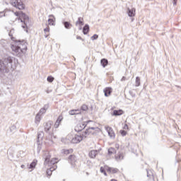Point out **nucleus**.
I'll use <instances>...</instances> for the list:
<instances>
[{
  "label": "nucleus",
  "mask_w": 181,
  "mask_h": 181,
  "mask_svg": "<svg viewBox=\"0 0 181 181\" xmlns=\"http://www.w3.org/2000/svg\"><path fill=\"white\" fill-rule=\"evenodd\" d=\"M14 33H15V30L12 29V30H10L8 35H9V36H11L12 37V36H13Z\"/></svg>",
  "instance_id": "ea45409f"
},
{
  "label": "nucleus",
  "mask_w": 181,
  "mask_h": 181,
  "mask_svg": "<svg viewBox=\"0 0 181 181\" xmlns=\"http://www.w3.org/2000/svg\"><path fill=\"white\" fill-rule=\"evenodd\" d=\"M64 25L66 29H70V26H71V24L67 21L64 22Z\"/></svg>",
  "instance_id": "c85d7f7f"
},
{
  "label": "nucleus",
  "mask_w": 181,
  "mask_h": 181,
  "mask_svg": "<svg viewBox=\"0 0 181 181\" xmlns=\"http://www.w3.org/2000/svg\"><path fill=\"white\" fill-rule=\"evenodd\" d=\"M89 30H90V27L88 26V25H86L83 27V35H87V33H88Z\"/></svg>",
  "instance_id": "4be33fe9"
},
{
  "label": "nucleus",
  "mask_w": 181,
  "mask_h": 181,
  "mask_svg": "<svg viewBox=\"0 0 181 181\" xmlns=\"http://www.w3.org/2000/svg\"><path fill=\"white\" fill-rule=\"evenodd\" d=\"M103 93H104L105 97H110L111 95V93H112V88H105L103 90Z\"/></svg>",
  "instance_id": "f8f14e48"
},
{
  "label": "nucleus",
  "mask_w": 181,
  "mask_h": 181,
  "mask_svg": "<svg viewBox=\"0 0 181 181\" xmlns=\"http://www.w3.org/2000/svg\"><path fill=\"white\" fill-rule=\"evenodd\" d=\"M37 151H40L42 149V144L38 141H37Z\"/></svg>",
  "instance_id": "4c0bfd02"
},
{
  "label": "nucleus",
  "mask_w": 181,
  "mask_h": 181,
  "mask_svg": "<svg viewBox=\"0 0 181 181\" xmlns=\"http://www.w3.org/2000/svg\"><path fill=\"white\" fill-rule=\"evenodd\" d=\"M11 49L16 56L21 57L26 53L28 45L24 41H16L11 45Z\"/></svg>",
  "instance_id": "f257e3e1"
},
{
  "label": "nucleus",
  "mask_w": 181,
  "mask_h": 181,
  "mask_svg": "<svg viewBox=\"0 0 181 181\" xmlns=\"http://www.w3.org/2000/svg\"><path fill=\"white\" fill-rule=\"evenodd\" d=\"M71 152V150L64 148L62 150V153H64V155H69Z\"/></svg>",
  "instance_id": "a878e982"
},
{
  "label": "nucleus",
  "mask_w": 181,
  "mask_h": 181,
  "mask_svg": "<svg viewBox=\"0 0 181 181\" xmlns=\"http://www.w3.org/2000/svg\"><path fill=\"white\" fill-rule=\"evenodd\" d=\"M21 169H25V165H21Z\"/></svg>",
  "instance_id": "8fccbe9b"
},
{
  "label": "nucleus",
  "mask_w": 181,
  "mask_h": 181,
  "mask_svg": "<svg viewBox=\"0 0 181 181\" xmlns=\"http://www.w3.org/2000/svg\"><path fill=\"white\" fill-rule=\"evenodd\" d=\"M63 121V116L60 115L59 116L58 119H57L54 127V128H57L58 127L60 126V122H62Z\"/></svg>",
  "instance_id": "ddd939ff"
},
{
  "label": "nucleus",
  "mask_w": 181,
  "mask_h": 181,
  "mask_svg": "<svg viewBox=\"0 0 181 181\" xmlns=\"http://www.w3.org/2000/svg\"><path fill=\"white\" fill-rule=\"evenodd\" d=\"M105 170L109 173H117V172H118V169L114 168H110L108 166H105Z\"/></svg>",
  "instance_id": "4468645a"
},
{
  "label": "nucleus",
  "mask_w": 181,
  "mask_h": 181,
  "mask_svg": "<svg viewBox=\"0 0 181 181\" xmlns=\"http://www.w3.org/2000/svg\"><path fill=\"white\" fill-rule=\"evenodd\" d=\"M47 80V81H49V83H53L54 78H53L52 76H48Z\"/></svg>",
  "instance_id": "e433bc0d"
},
{
  "label": "nucleus",
  "mask_w": 181,
  "mask_h": 181,
  "mask_svg": "<svg viewBox=\"0 0 181 181\" xmlns=\"http://www.w3.org/2000/svg\"><path fill=\"white\" fill-rule=\"evenodd\" d=\"M69 115H78L81 114V110H72L69 112Z\"/></svg>",
  "instance_id": "2eb2a0df"
},
{
  "label": "nucleus",
  "mask_w": 181,
  "mask_h": 181,
  "mask_svg": "<svg viewBox=\"0 0 181 181\" xmlns=\"http://www.w3.org/2000/svg\"><path fill=\"white\" fill-rule=\"evenodd\" d=\"M50 129H52V122H48L47 123H46V124L45 126V131L46 132H49V131H50Z\"/></svg>",
  "instance_id": "f3484780"
},
{
  "label": "nucleus",
  "mask_w": 181,
  "mask_h": 181,
  "mask_svg": "<svg viewBox=\"0 0 181 181\" xmlns=\"http://www.w3.org/2000/svg\"><path fill=\"white\" fill-rule=\"evenodd\" d=\"M13 62V57H7L3 61V64L4 66V69L6 70H12L13 69V65L12 63Z\"/></svg>",
  "instance_id": "39448f33"
},
{
  "label": "nucleus",
  "mask_w": 181,
  "mask_h": 181,
  "mask_svg": "<svg viewBox=\"0 0 181 181\" xmlns=\"http://www.w3.org/2000/svg\"><path fill=\"white\" fill-rule=\"evenodd\" d=\"M42 157H43V159H45V165H48L49 166H50V165H54V166H56V163L59 162V160L56 158H52L50 160V158H51L50 153L47 151H44Z\"/></svg>",
  "instance_id": "f03ea898"
},
{
  "label": "nucleus",
  "mask_w": 181,
  "mask_h": 181,
  "mask_svg": "<svg viewBox=\"0 0 181 181\" xmlns=\"http://www.w3.org/2000/svg\"><path fill=\"white\" fill-rule=\"evenodd\" d=\"M40 119H42V115L38 113L35 116V124H39V122H40Z\"/></svg>",
  "instance_id": "5701e85b"
},
{
  "label": "nucleus",
  "mask_w": 181,
  "mask_h": 181,
  "mask_svg": "<svg viewBox=\"0 0 181 181\" xmlns=\"http://www.w3.org/2000/svg\"><path fill=\"white\" fill-rule=\"evenodd\" d=\"M108 153H109V155H112V153H115V148H110L108 149Z\"/></svg>",
  "instance_id": "7c9ffc66"
},
{
  "label": "nucleus",
  "mask_w": 181,
  "mask_h": 181,
  "mask_svg": "<svg viewBox=\"0 0 181 181\" xmlns=\"http://www.w3.org/2000/svg\"><path fill=\"white\" fill-rule=\"evenodd\" d=\"M88 107L86 105H83L81 107V111H88Z\"/></svg>",
  "instance_id": "c756f323"
},
{
  "label": "nucleus",
  "mask_w": 181,
  "mask_h": 181,
  "mask_svg": "<svg viewBox=\"0 0 181 181\" xmlns=\"http://www.w3.org/2000/svg\"><path fill=\"white\" fill-rule=\"evenodd\" d=\"M56 169H57V165H54L53 167L50 168L47 170V175L48 176H52V172H53V170H56Z\"/></svg>",
  "instance_id": "dca6fc26"
},
{
  "label": "nucleus",
  "mask_w": 181,
  "mask_h": 181,
  "mask_svg": "<svg viewBox=\"0 0 181 181\" xmlns=\"http://www.w3.org/2000/svg\"><path fill=\"white\" fill-rule=\"evenodd\" d=\"M26 32H28V30H25Z\"/></svg>",
  "instance_id": "864d4df0"
},
{
  "label": "nucleus",
  "mask_w": 181,
  "mask_h": 181,
  "mask_svg": "<svg viewBox=\"0 0 181 181\" xmlns=\"http://www.w3.org/2000/svg\"><path fill=\"white\" fill-rule=\"evenodd\" d=\"M124 129H128V124H124Z\"/></svg>",
  "instance_id": "c03bdc74"
},
{
  "label": "nucleus",
  "mask_w": 181,
  "mask_h": 181,
  "mask_svg": "<svg viewBox=\"0 0 181 181\" xmlns=\"http://www.w3.org/2000/svg\"><path fill=\"white\" fill-rule=\"evenodd\" d=\"M76 39L80 40H83V38H81V37H80V36H78V37H76Z\"/></svg>",
  "instance_id": "de8ad7c7"
},
{
  "label": "nucleus",
  "mask_w": 181,
  "mask_h": 181,
  "mask_svg": "<svg viewBox=\"0 0 181 181\" xmlns=\"http://www.w3.org/2000/svg\"><path fill=\"white\" fill-rule=\"evenodd\" d=\"M97 132H100V128L98 127H89L85 131V136H87V135H94V134H97Z\"/></svg>",
  "instance_id": "423d86ee"
},
{
  "label": "nucleus",
  "mask_w": 181,
  "mask_h": 181,
  "mask_svg": "<svg viewBox=\"0 0 181 181\" xmlns=\"http://www.w3.org/2000/svg\"><path fill=\"white\" fill-rule=\"evenodd\" d=\"M38 114H40V115H43V114H46V110H44L43 107H42V108L40 110Z\"/></svg>",
  "instance_id": "f704fd0d"
},
{
  "label": "nucleus",
  "mask_w": 181,
  "mask_h": 181,
  "mask_svg": "<svg viewBox=\"0 0 181 181\" xmlns=\"http://www.w3.org/2000/svg\"><path fill=\"white\" fill-rule=\"evenodd\" d=\"M48 24L53 26V25H54V20H53L52 18H49L48 19Z\"/></svg>",
  "instance_id": "72a5a7b5"
},
{
  "label": "nucleus",
  "mask_w": 181,
  "mask_h": 181,
  "mask_svg": "<svg viewBox=\"0 0 181 181\" xmlns=\"http://www.w3.org/2000/svg\"><path fill=\"white\" fill-rule=\"evenodd\" d=\"M42 138H43V133L38 134L37 139H42Z\"/></svg>",
  "instance_id": "79ce46f5"
},
{
  "label": "nucleus",
  "mask_w": 181,
  "mask_h": 181,
  "mask_svg": "<svg viewBox=\"0 0 181 181\" xmlns=\"http://www.w3.org/2000/svg\"><path fill=\"white\" fill-rule=\"evenodd\" d=\"M176 1H177V0H173V5L174 6L176 5Z\"/></svg>",
  "instance_id": "3c124183"
},
{
  "label": "nucleus",
  "mask_w": 181,
  "mask_h": 181,
  "mask_svg": "<svg viewBox=\"0 0 181 181\" xmlns=\"http://www.w3.org/2000/svg\"><path fill=\"white\" fill-rule=\"evenodd\" d=\"M100 170L101 173H103L105 176H107V173L105 172L107 170L105 169V166L104 168L101 167Z\"/></svg>",
  "instance_id": "473e14b6"
},
{
  "label": "nucleus",
  "mask_w": 181,
  "mask_h": 181,
  "mask_svg": "<svg viewBox=\"0 0 181 181\" xmlns=\"http://www.w3.org/2000/svg\"><path fill=\"white\" fill-rule=\"evenodd\" d=\"M11 5L20 11L25 9V4L22 2V0H15V1H11Z\"/></svg>",
  "instance_id": "0eeeda50"
},
{
  "label": "nucleus",
  "mask_w": 181,
  "mask_h": 181,
  "mask_svg": "<svg viewBox=\"0 0 181 181\" xmlns=\"http://www.w3.org/2000/svg\"><path fill=\"white\" fill-rule=\"evenodd\" d=\"M135 8H127V15L128 16H129L130 18H134V16H135Z\"/></svg>",
  "instance_id": "9b49d317"
},
{
  "label": "nucleus",
  "mask_w": 181,
  "mask_h": 181,
  "mask_svg": "<svg viewBox=\"0 0 181 181\" xmlns=\"http://www.w3.org/2000/svg\"><path fill=\"white\" fill-rule=\"evenodd\" d=\"M100 63H101L103 67H105L108 64V60H107L105 59H101Z\"/></svg>",
  "instance_id": "b1692460"
},
{
  "label": "nucleus",
  "mask_w": 181,
  "mask_h": 181,
  "mask_svg": "<svg viewBox=\"0 0 181 181\" xmlns=\"http://www.w3.org/2000/svg\"><path fill=\"white\" fill-rule=\"evenodd\" d=\"M141 86V78L139 77L136 78V87H139Z\"/></svg>",
  "instance_id": "bb28decb"
},
{
  "label": "nucleus",
  "mask_w": 181,
  "mask_h": 181,
  "mask_svg": "<svg viewBox=\"0 0 181 181\" xmlns=\"http://www.w3.org/2000/svg\"><path fill=\"white\" fill-rule=\"evenodd\" d=\"M86 127H87V123L86 122H80L75 127V131L76 132H80L83 131V129H84Z\"/></svg>",
  "instance_id": "6e6552de"
},
{
  "label": "nucleus",
  "mask_w": 181,
  "mask_h": 181,
  "mask_svg": "<svg viewBox=\"0 0 181 181\" xmlns=\"http://www.w3.org/2000/svg\"><path fill=\"white\" fill-rule=\"evenodd\" d=\"M14 15L18 18V21H20L21 23H24L22 25L23 29H26V25H28L29 22V17L23 12H15Z\"/></svg>",
  "instance_id": "7ed1b4c3"
},
{
  "label": "nucleus",
  "mask_w": 181,
  "mask_h": 181,
  "mask_svg": "<svg viewBox=\"0 0 181 181\" xmlns=\"http://www.w3.org/2000/svg\"><path fill=\"white\" fill-rule=\"evenodd\" d=\"M124 114V111L122 110H114L112 115L115 116H118V115H122Z\"/></svg>",
  "instance_id": "412c9836"
},
{
  "label": "nucleus",
  "mask_w": 181,
  "mask_h": 181,
  "mask_svg": "<svg viewBox=\"0 0 181 181\" xmlns=\"http://www.w3.org/2000/svg\"><path fill=\"white\" fill-rule=\"evenodd\" d=\"M36 165H37L36 160H33L30 163V165H28V168L31 169L30 172H32L33 170V169H35V168H36Z\"/></svg>",
  "instance_id": "aec40b11"
},
{
  "label": "nucleus",
  "mask_w": 181,
  "mask_h": 181,
  "mask_svg": "<svg viewBox=\"0 0 181 181\" xmlns=\"http://www.w3.org/2000/svg\"><path fill=\"white\" fill-rule=\"evenodd\" d=\"M120 134L122 136H125V135H127V132H125V130H120Z\"/></svg>",
  "instance_id": "a19ab883"
},
{
  "label": "nucleus",
  "mask_w": 181,
  "mask_h": 181,
  "mask_svg": "<svg viewBox=\"0 0 181 181\" xmlns=\"http://www.w3.org/2000/svg\"><path fill=\"white\" fill-rule=\"evenodd\" d=\"M98 153V151L93 150L89 153V156H90V158H92V159H94V158H95V156H97Z\"/></svg>",
  "instance_id": "6ab92c4d"
},
{
  "label": "nucleus",
  "mask_w": 181,
  "mask_h": 181,
  "mask_svg": "<svg viewBox=\"0 0 181 181\" xmlns=\"http://www.w3.org/2000/svg\"><path fill=\"white\" fill-rule=\"evenodd\" d=\"M13 62V57H7L3 61V64L4 66V69L6 70H12L13 69V65L12 63Z\"/></svg>",
  "instance_id": "20e7f679"
},
{
  "label": "nucleus",
  "mask_w": 181,
  "mask_h": 181,
  "mask_svg": "<svg viewBox=\"0 0 181 181\" xmlns=\"http://www.w3.org/2000/svg\"><path fill=\"white\" fill-rule=\"evenodd\" d=\"M75 156H69V159L72 160L74 159Z\"/></svg>",
  "instance_id": "49530a36"
},
{
  "label": "nucleus",
  "mask_w": 181,
  "mask_h": 181,
  "mask_svg": "<svg viewBox=\"0 0 181 181\" xmlns=\"http://www.w3.org/2000/svg\"><path fill=\"white\" fill-rule=\"evenodd\" d=\"M125 80H126L125 76H123V77L122 78V79H121V81H125Z\"/></svg>",
  "instance_id": "a18cd8bd"
},
{
  "label": "nucleus",
  "mask_w": 181,
  "mask_h": 181,
  "mask_svg": "<svg viewBox=\"0 0 181 181\" xmlns=\"http://www.w3.org/2000/svg\"><path fill=\"white\" fill-rule=\"evenodd\" d=\"M49 107H50V105H49V103H47V104H45L43 106L42 109H44L45 110V112H46V111H47V110H49Z\"/></svg>",
  "instance_id": "c9c22d12"
},
{
  "label": "nucleus",
  "mask_w": 181,
  "mask_h": 181,
  "mask_svg": "<svg viewBox=\"0 0 181 181\" xmlns=\"http://www.w3.org/2000/svg\"><path fill=\"white\" fill-rule=\"evenodd\" d=\"M81 141H83V136H81V135H77V134L72 136V139H71V142L72 144H80V142H81Z\"/></svg>",
  "instance_id": "1a4fd4ad"
},
{
  "label": "nucleus",
  "mask_w": 181,
  "mask_h": 181,
  "mask_svg": "<svg viewBox=\"0 0 181 181\" xmlns=\"http://www.w3.org/2000/svg\"><path fill=\"white\" fill-rule=\"evenodd\" d=\"M105 130L107 131L110 138H111V139H114V138H115V133H114V130H112V128L106 126L105 127Z\"/></svg>",
  "instance_id": "9d476101"
},
{
  "label": "nucleus",
  "mask_w": 181,
  "mask_h": 181,
  "mask_svg": "<svg viewBox=\"0 0 181 181\" xmlns=\"http://www.w3.org/2000/svg\"><path fill=\"white\" fill-rule=\"evenodd\" d=\"M84 25V23L83 22V18H78V21L76 23V26H80L79 29H81V26Z\"/></svg>",
  "instance_id": "a211bd4d"
},
{
  "label": "nucleus",
  "mask_w": 181,
  "mask_h": 181,
  "mask_svg": "<svg viewBox=\"0 0 181 181\" xmlns=\"http://www.w3.org/2000/svg\"><path fill=\"white\" fill-rule=\"evenodd\" d=\"M49 18H54V16H49Z\"/></svg>",
  "instance_id": "603ef678"
},
{
  "label": "nucleus",
  "mask_w": 181,
  "mask_h": 181,
  "mask_svg": "<svg viewBox=\"0 0 181 181\" xmlns=\"http://www.w3.org/2000/svg\"><path fill=\"white\" fill-rule=\"evenodd\" d=\"M0 70H5V65H4V61L0 59Z\"/></svg>",
  "instance_id": "2f4dec72"
},
{
  "label": "nucleus",
  "mask_w": 181,
  "mask_h": 181,
  "mask_svg": "<svg viewBox=\"0 0 181 181\" xmlns=\"http://www.w3.org/2000/svg\"><path fill=\"white\" fill-rule=\"evenodd\" d=\"M13 129H16V127L15 126H11V127L10 128L11 131H13Z\"/></svg>",
  "instance_id": "37998d69"
},
{
  "label": "nucleus",
  "mask_w": 181,
  "mask_h": 181,
  "mask_svg": "<svg viewBox=\"0 0 181 181\" xmlns=\"http://www.w3.org/2000/svg\"><path fill=\"white\" fill-rule=\"evenodd\" d=\"M44 32H45V37H47V36H49V32H50V28H45L44 29Z\"/></svg>",
  "instance_id": "cd10ccee"
},
{
  "label": "nucleus",
  "mask_w": 181,
  "mask_h": 181,
  "mask_svg": "<svg viewBox=\"0 0 181 181\" xmlns=\"http://www.w3.org/2000/svg\"><path fill=\"white\" fill-rule=\"evenodd\" d=\"M115 159L117 162L122 160V159H124V155H122V153H119L117 156H115Z\"/></svg>",
  "instance_id": "393cba45"
},
{
  "label": "nucleus",
  "mask_w": 181,
  "mask_h": 181,
  "mask_svg": "<svg viewBox=\"0 0 181 181\" xmlns=\"http://www.w3.org/2000/svg\"><path fill=\"white\" fill-rule=\"evenodd\" d=\"M90 122H91V124H95L94 122H93V121H88V122H87V123L88 124H90Z\"/></svg>",
  "instance_id": "09e8293b"
},
{
  "label": "nucleus",
  "mask_w": 181,
  "mask_h": 181,
  "mask_svg": "<svg viewBox=\"0 0 181 181\" xmlns=\"http://www.w3.org/2000/svg\"><path fill=\"white\" fill-rule=\"evenodd\" d=\"M91 40H96V39H98V35H93L91 37H90Z\"/></svg>",
  "instance_id": "58836bf2"
}]
</instances>
